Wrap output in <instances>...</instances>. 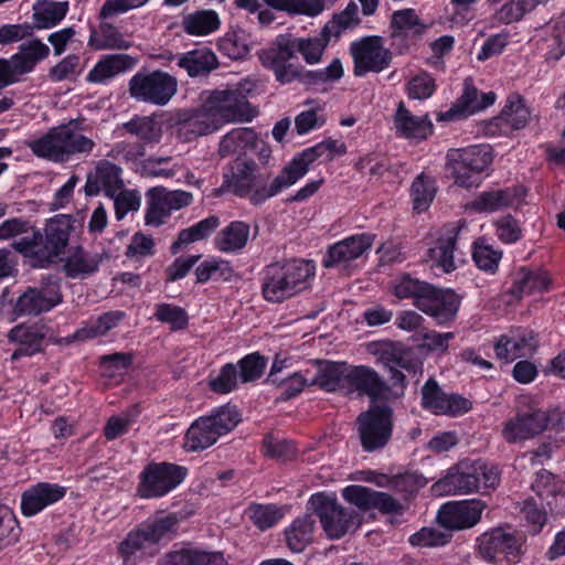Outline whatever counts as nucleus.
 I'll use <instances>...</instances> for the list:
<instances>
[{"label":"nucleus","mask_w":565,"mask_h":565,"mask_svg":"<svg viewBox=\"0 0 565 565\" xmlns=\"http://www.w3.org/2000/svg\"><path fill=\"white\" fill-rule=\"evenodd\" d=\"M473 473L483 472L480 468H469L467 462H461L440 481V484L450 494H469L477 491V477Z\"/></svg>","instance_id":"obj_37"},{"label":"nucleus","mask_w":565,"mask_h":565,"mask_svg":"<svg viewBox=\"0 0 565 565\" xmlns=\"http://www.w3.org/2000/svg\"><path fill=\"white\" fill-rule=\"evenodd\" d=\"M265 4L277 11L289 14L316 17L327 7V0H263Z\"/></svg>","instance_id":"obj_52"},{"label":"nucleus","mask_w":565,"mask_h":565,"mask_svg":"<svg viewBox=\"0 0 565 565\" xmlns=\"http://www.w3.org/2000/svg\"><path fill=\"white\" fill-rule=\"evenodd\" d=\"M451 536L452 533L445 527L444 530L423 527L409 537V542L414 546L438 547L446 545Z\"/></svg>","instance_id":"obj_58"},{"label":"nucleus","mask_w":565,"mask_h":565,"mask_svg":"<svg viewBox=\"0 0 565 565\" xmlns=\"http://www.w3.org/2000/svg\"><path fill=\"white\" fill-rule=\"evenodd\" d=\"M531 113L524 99L519 95L508 97L499 116L484 125V134L489 136L509 135L514 130L523 129L530 121Z\"/></svg>","instance_id":"obj_20"},{"label":"nucleus","mask_w":565,"mask_h":565,"mask_svg":"<svg viewBox=\"0 0 565 565\" xmlns=\"http://www.w3.org/2000/svg\"><path fill=\"white\" fill-rule=\"evenodd\" d=\"M205 103L221 127L228 122H248L257 115V110L248 103L242 87L215 89L211 92Z\"/></svg>","instance_id":"obj_12"},{"label":"nucleus","mask_w":565,"mask_h":565,"mask_svg":"<svg viewBox=\"0 0 565 565\" xmlns=\"http://www.w3.org/2000/svg\"><path fill=\"white\" fill-rule=\"evenodd\" d=\"M178 523V516L170 513L149 520L137 530L129 532L118 547L124 563L131 565L139 558L156 555L159 551V542L174 533Z\"/></svg>","instance_id":"obj_5"},{"label":"nucleus","mask_w":565,"mask_h":565,"mask_svg":"<svg viewBox=\"0 0 565 565\" xmlns=\"http://www.w3.org/2000/svg\"><path fill=\"white\" fill-rule=\"evenodd\" d=\"M411 193L413 198V206L416 212L422 213L428 210L436 195L434 180L425 173H420L413 181Z\"/></svg>","instance_id":"obj_55"},{"label":"nucleus","mask_w":565,"mask_h":565,"mask_svg":"<svg viewBox=\"0 0 565 565\" xmlns=\"http://www.w3.org/2000/svg\"><path fill=\"white\" fill-rule=\"evenodd\" d=\"M537 345V335L532 330L518 329L511 330L510 334L501 335L494 344V351L498 359L512 362L533 354Z\"/></svg>","instance_id":"obj_23"},{"label":"nucleus","mask_w":565,"mask_h":565,"mask_svg":"<svg viewBox=\"0 0 565 565\" xmlns=\"http://www.w3.org/2000/svg\"><path fill=\"white\" fill-rule=\"evenodd\" d=\"M532 490L545 502L551 513L561 514L565 512V482L547 470H541L532 483Z\"/></svg>","instance_id":"obj_27"},{"label":"nucleus","mask_w":565,"mask_h":565,"mask_svg":"<svg viewBox=\"0 0 565 565\" xmlns=\"http://www.w3.org/2000/svg\"><path fill=\"white\" fill-rule=\"evenodd\" d=\"M125 317L122 311H108L99 316L97 319L88 321L83 328L78 329L73 339L85 341L88 339L102 337L109 330L115 328Z\"/></svg>","instance_id":"obj_49"},{"label":"nucleus","mask_w":565,"mask_h":565,"mask_svg":"<svg viewBox=\"0 0 565 565\" xmlns=\"http://www.w3.org/2000/svg\"><path fill=\"white\" fill-rule=\"evenodd\" d=\"M223 179L217 193H233L238 198L247 199L253 205H260L292 185L286 167L269 181V169L258 164L248 156H239L231 162Z\"/></svg>","instance_id":"obj_1"},{"label":"nucleus","mask_w":565,"mask_h":565,"mask_svg":"<svg viewBox=\"0 0 565 565\" xmlns=\"http://www.w3.org/2000/svg\"><path fill=\"white\" fill-rule=\"evenodd\" d=\"M520 196L516 188H505L480 193L473 201L467 204L478 213L495 212L512 206Z\"/></svg>","instance_id":"obj_34"},{"label":"nucleus","mask_w":565,"mask_h":565,"mask_svg":"<svg viewBox=\"0 0 565 565\" xmlns=\"http://www.w3.org/2000/svg\"><path fill=\"white\" fill-rule=\"evenodd\" d=\"M221 128L213 113L204 102L201 108L179 115L178 135L183 141H192Z\"/></svg>","instance_id":"obj_26"},{"label":"nucleus","mask_w":565,"mask_h":565,"mask_svg":"<svg viewBox=\"0 0 565 565\" xmlns=\"http://www.w3.org/2000/svg\"><path fill=\"white\" fill-rule=\"evenodd\" d=\"M350 52L354 62L353 73L356 76L381 72L388 67L392 61V53L384 47L381 36H365L353 42Z\"/></svg>","instance_id":"obj_17"},{"label":"nucleus","mask_w":565,"mask_h":565,"mask_svg":"<svg viewBox=\"0 0 565 565\" xmlns=\"http://www.w3.org/2000/svg\"><path fill=\"white\" fill-rule=\"evenodd\" d=\"M431 286L428 282L405 275L395 284L394 292L399 299L413 298L415 307L419 309V301L424 300L428 292H431Z\"/></svg>","instance_id":"obj_54"},{"label":"nucleus","mask_w":565,"mask_h":565,"mask_svg":"<svg viewBox=\"0 0 565 565\" xmlns=\"http://www.w3.org/2000/svg\"><path fill=\"white\" fill-rule=\"evenodd\" d=\"M131 353L117 352L100 358L103 374L108 379L121 377L132 363Z\"/></svg>","instance_id":"obj_60"},{"label":"nucleus","mask_w":565,"mask_h":565,"mask_svg":"<svg viewBox=\"0 0 565 565\" xmlns=\"http://www.w3.org/2000/svg\"><path fill=\"white\" fill-rule=\"evenodd\" d=\"M562 420L563 416L558 409H544L526 401L518 407L515 415L507 420L502 437L509 444L529 440Z\"/></svg>","instance_id":"obj_6"},{"label":"nucleus","mask_w":565,"mask_h":565,"mask_svg":"<svg viewBox=\"0 0 565 565\" xmlns=\"http://www.w3.org/2000/svg\"><path fill=\"white\" fill-rule=\"evenodd\" d=\"M472 257L478 268L493 274L498 269L502 253L483 242H476Z\"/></svg>","instance_id":"obj_59"},{"label":"nucleus","mask_w":565,"mask_h":565,"mask_svg":"<svg viewBox=\"0 0 565 565\" xmlns=\"http://www.w3.org/2000/svg\"><path fill=\"white\" fill-rule=\"evenodd\" d=\"M484 508L486 503L480 500L446 503L439 509L437 521L450 532L470 529L480 521Z\"/></svg>","instance_id":"obj_21"},{"label":"nucleus","mask_w":565,"mask_h":565,"mask_svg":"<svg viewBox=\"0 0 565 565\" xmlns=\"http://www.w3.org/2000/svg\"><path fill=\"white\" fill-rule=\"evenodd\" d=\"M289 49L297 56L300 53L308 64H317L320 62L324 49L327 47L330 36L326 38L321 33V38H296L291 34H280Z\"/></svg>","instance_id":"obj_38"},{"label":"nucleus","mask_w":565,"mask_h":565,"mask_svg":"<svg viewBox=\"0 0 565 565\" xmlns=\"http://www.w3.org/2000/svg\"><path fill=\"white\" fill-rule=\"evenodd\" d=\"M356 423L363 449L369 452L382 449L392 437L393 409L385 404H373L358 416Z\"/></svg>","instance_id":"obj_11"},{"label":"nucleus","mask_w":565,"mask_h":565,"mask_svg":"<svg viewBox=\"0 0 565 565\" xmlns=\"http://www.w3.org/2000/svg\"><path fill=\"white\" fill-rule=\"evenodd\" d=\"M345 373L340 364L327 363L310 379V385H317L328 392H334L344 381Z\"/></svg>","instance_id":"obj_56"},{"label":"nucleus","mask_w":565,"mask_h":565,"mask_svg":"<svg viewBox=\"0 0 565 565\" xmlns=\"http://www.w3.org/2000/svg\"><path fill=\"white\" fill-rule=\"evenodd\" d=\"M492 162L491 149L487 145L452 149L447 153V168L455 183L462 188L478 186L481 173Z\"/></svg>","instance_id":"obj_8"},{"label":"nucleus","mask_w":565,"mask_h":565,"mask_svg":"<svg viewBox=\"0 0 565 565\" xmlns=\"http://www.w3.org/2000/svg\"><path fill=\"white\" fill-rule=\"evenodd\" d=\"M46 333L47 327L44 324H19L9 331L8 339L23 345L26 353L35 354L42 350Z\"/></svg>","instance_id":"obj_44"},{"label":"nucleus","mask_w":565,"mask_h":565,"mask_svg":"<svg viewBox=\"0 0 565 565\" xmlns=\"http://www.w3.org/2000/svg\"><path fill=\"white\" fill-rule=\"evenodd\" d=\"M385 348L382 353V360L388 369H403L407 372H416V363L409 358V353L398 349L392 343H384Z\"/></svg>","instance_id":"obj_61"},{"label":"nucleus","mask_w":565,"mask_h":565,"mask_svg":"<svg viewBox=\"0 0 565 565\" xmlns=\"http://www.w3.org/2000/svg\"><path fill=\"white\" fill-rule=\"evenodd\" d=\"M68 10V2H56L52 0H38L33 4L34 29H50L61 22Z\"/></svg>","instance_id":"obj_41"},{"label":"nucleus","mask_w":565,"mask_h":565,"mask_svg":"<svg viewBox=\"0 0 565 565\" xmlns=\"http://www.w3.org/2000/svg\"><path fill=\"white\" fill-rule=\"evenodd\" d=\"M374 236L360 234L340 241L328 248L322 260L324 268L347 266L350 262L361 257L373 245Z\"/></svg>","instance_id":"obj_25"},{"label":"nucleus","mask_w":565,"mask_h":565,"mask_svg":"<svg viewBox=\"0 0 565 565\" xmlns=\"http://www.w3.org/2000/svg\"><path fill=\"white\" fill-rule=\"evenodd\" d=\"M186 475V468L175 463H149L140 475L138 493L145 499L163 497L175 489Z\"/></svg>","instance_id":"obj_14"},{"label":"nucleus","mask_w":565,"mask_h":565,"mask_svg":"<svg viewBox=\"0 0 565 565\" xmlns=\"http://www.w3.org/2000/svg\"><path fill=\"white\" fill-rule=\"evenodd\" d=\"M459 298L452 291H444L431 286L424 300L419 301V310L431 316L439 324L451 321L458 311Z\"/></svg>","instance_id":"obj_29"},{"label":"nucleus","mask_w":565,"mask_h":565,"mask_svg":"<svg viewBox=\"0 0 565 565\" xmlns=\"http://www.w3.org/2000/svg\"><path fill=\"white\" fill-rule=\"evenodd\" d=\"M182 26L190 35H206L218 29L220 19L213 10H199L184 15Z\"/></svg>","instance_id":"obj_51"},{"label":"nucleus","mask_w":565,"mask_h":565,"mask_svg":"<svg viewBox=\"0 0 565 565\" xmlns=\"http://www.w3.org/2000/svg\"><path fill=\"white\" fill-rule=\"evenodd\" d=\"M315 520L310 515L296 518L285 530L287 546L295 553L302 552L313 539Z\"/></svg>","instance_id":"obj_42"},{"label":"nucleus","mask_w":565,"mask_h":565,"mask_svg":"<svg viewBox=\"0 0 565 565\" xmlns=\"http://www.w3.org/2000/svg\"><path fill=\"white\" fill-rule=\"evenodd\" d=\"M350 392L367 396L372 401L384 398L390 393L387 383L371 367L359 365L351 367L344 376Z\"/></svg>","instance_id":"obj_24"},{"label":"nucleus","mask_w":565,"mask_h":565,"mask_svg":"<svg viewBox=\"0 0 565 565\" xmlns=\"http://www.w3.org/2000/svg\"><path fill=\"white\" fill-rule=\"evenodd\" d=\"M359 8L355 2L351 1L345 9L335 13L332 19L323 26L322 34L328 38H337L343 31L353 29L360 23Z\"/></svg>","instance_id":"obj_53"},{"label":"nucleus","mask_w":565,"mask_h":565,"mask_svg":"<svg viewBox=\"0 0 565 565\" xmlns=\"http://www.w3.org/2000/svg\"><path fill=\"white\" fill-rule=\"evenodd\" d=\"M394 124L396 132L406 139L423 140L433 132V124L428 116L416 117L412 115L403 103L398 105Z\"/></svg>","instance_id":"obj_32"},{"label":"nucleus","mask_w":565,"mask_h":565,"mask_svg":"<svg viewBox=\"0 0 565 565\" xmlns=\"http://www.w3.org/2000/svg\"><path fill=\"white\" fill-rule=\"evenodd\" d=\"M65 493V488L57 484L38 483L23 493L21 501L22 513L26 516H33L45 507L61 500Z\"/></svg>","instance_id":"obj_31"},{"label":"nucleus","mask_w":565,"mask_h":565,"mask_svg":"<svg viewBox=\"0 0 565 565\" xmlns=\"http://www.w3.org/2000/svg\"><path fill=\"white\" fill-rule=\"evenodd\" d=\"M74 231L75 221L71 215L58 214L46 222L44 235L41 233L40 265L42 267L62 262Z\"/></svg>","instance_id":"obj_15"},{"label":"nucleus","mask_w":565,"mask_h":565,"mask_svg":"<svg viewBox=\"0 0 565 565\" xmlns=\"http://www.w3.org/2000/svg\"><path fill=\"white\" fill-rule=\"evenodd\" d=\"M178 81L167 72H138L129 81L128 92L131 98L140 103L164 106L175 95Z\"/></svg>","instance_id":"obj_10"},{"label":"nucleus","mask_w":565,"mask_h":565,"mask_svg":"<svg viewBox=\"0 0 565 565\" xmlns=\"http://www.w3.org/2000/svg\"><path fill=\"white\" fill-rule=\"evenodd\" d=\"M249 232V224L242 221L231 222L217 233L215 245L221 252H238L247 245Z\"/></svg>","instance_id":"obj_39"},{"label":"nucleus","mask_w":565,"mask_h":565,"mask_svg":"<svg viewBox=\"0 0 565 565\" xmlns=\"http://www.w3.org/2000/svg\"><path fill=\"white\" fill-rule=\"evenodd\" d=\"M103 260L104 254L89 253L76 245L67 256H63V271L68 278L85 279L98 270Z\"/></svg>","instance_id":"obj_30"},{"label":"nucleus","mask_w":565,"mask_h":565,"mask_svg":"<svg viewBox=\"0 0 565 565\" xmlns=\"http://www.w3.org/2000/svg\"><path fill=\"white\" fill-rule=\"evenodd\" d=\"M263 451L265 456L284 460L290 459L296 454V449L291 441L277 438L271 434H268L264 438Z\"/></svg>","instance_id":"obj_64"},{"label":"nucleus","mask_w":565,"mask_h":565,"mask_svg":"<svg viewBox=\"0 0 565 565\" xmlns=\"http://www.w3.org/2000/svg\"><path fill=\"white\" fill-rule=\"evenodd\" d=\"M154 317L158 321L169 323L171 330H182L186 328L189 317L186 311L178 306L161 303L157 307Z\"/></svg>","instance_id":"obj_62"},{"label":"nucleus","mask_w":565,"mask_h":565,"mask_svg":"<svg viewBox=\"0 0 565 565\" xmlns=\"http://www.w3.org/2000/svg\"><path fill=\"white\" fill-rule=\"evenodd\" d=\"M459 231L460 226L454 224L447 226L445 228V233L427 252L428 257L434 263V265L443 268L445 273H450L455 269L454 250Z\"/></svg>","instance_id":"obj_33"},{"label":"nucleus","mask_w":565,"mask_h":565,"mask_svg":"<svg viewBox=\"0 0 565 565\" xmlns=\"http://www.w3.org/2000/svg\"><path fill=\"white\" fill-rule=\"evenodd\" d=\"M250 519L260 530L274 526L284 515L282 510L274 504H255L250 508Z\"/></svg>","instance_id":"obj_63"},{"label":"nucleus","mask_w":565,"mask_h":565,"mask_svg":"<svg viewBox=\"0 0 565 565\" xmlns=\"http://www.w3.org/2000/svg\"><path fill=\"white\" fill-rule=\"evenodd\" d=\"M256 134L252 128H235L222 137L218 145V154L222 158L239 152L247 156L250 145H255Z\"/></svg>","instance_id":"obj_45"},{"label":"nucleus","mask_w":565,"mask_h":565,"mask_svg":"<svg viewBox=\"0 0 565 565\" xmlns=\"http://www.w3.org/2000/svg\"><path fill=\"white\" fill-rule=\"evenodd\" d=\"M345 152L347 146L331 138L303 150L286 166L292 185L308 172L310 164L318 158L332 161L335 156H343Z\"/></svg>","instance_id":"obj_22"},{"label":"nucleus","mask_w":565,"mask_h":565,"mask_svg":"<svg viewBox=\"0 0 565 565\" xmlns=\"http://www.w3.org/2000/svg\"><path fill=\"white\" fill-rule=\"evenodd\" d=\"M539 3L545 2L543 0H493L494 19L505 24L516 22Z\"/></svg>","instance_id":"obj_47"},{"label":"nucleus","mask_w":565,"mask_h":565,"mask_svg":"<svg viewBox=\"0 0 565 565\" xmlns=\"http://www.w3.org/2000/svg\"><path fill=\"white\" fill-rule=\"evenodd\" d=\"M241 422V415L234 405H223L212 411L210 415L194 420L185 434V448L189 451H201L217 439L233 430Z\"/></svg>","instance_id":"obj_7"},{"label":"nucleus","mask_w":565,"mask_h":565,"mask_svg":"<svg viewBox=\"0 0 565 565\" xmlns=\"http://www.w3.org/2000/svg\"><path fill=\"white\" fill-rule=\"evenodd\" d=\"M164 565H226L221 553L181 550L170 553Z\"/></svg>","instance_id":"obj_50"},{"label":"nucleus","mask_w":565,"mask_h":565,"mask_svg":"<svg viewBox=\"0 0 565 565\" xmlns=\"http://www.w3.org/2000/svg\"><path fill=\"white\" fill-rule=\"evenodd\" d=\"M49 54L50 47L39 39H33L22 43L10 58H0V90L21 82Z\"/></svg>","instance_id":"obj_13"},{"label":"nucleus","mask_w":565,"mask_h":565,"mask_svg":"<svg viewBox=\"0 0 565 565\" xmlns=\"http://www.w3.org/2000/svg\"><path fill=\"white\" fill-rule=\"evenodd\" d=\"M523 536L515 531L495 527L478 539L480 556L491 563L510 561L522 553Z\"/></svg>","instance_id":"obj_16"},{"label":"nucleus","mask_w":565,"mask_h":565,"mask_svg":"<svg viewBox=\"0 0 565 565\" xmlns=\"http://www.w3.org/2000/svg\"><path fill=\"white\" fill-rule=\"evenodd\" d=\"M62 302V292L57 281L42 280L38 287L28 288L17 300L14 313L17 316H38L49 311Z\"/></svg>","instance_id":"obj_18"},{"label":"nucleus","mask_w":565,"mask_h":565,"mask_svg":"<svg viewBox=\"0 0 565 565\" xmlns=\"http://www.w3.org/2000/svg\"><path fill=\"white\" fill-rule=\"evenodd\" d=\"M309 504L329 539H340L361 524L358 512L340 505L335 497L317 493L310 498Z\"/></svg>","instance_id":"obj_9"},{"label":"nucleus","mask_w":565,"mask_h":565,"mask_svg":"<svg viewBox=\"0 0 565 565\" xmlns=\"http://www.w3.org/2000/svg\"><path fill=\"white\" fill-rule=\"evenodd\" d=\"M315 277V266L303 259H289L266 266L262 284L263 296L270 302H282L308 289Z\"/></svg>","instance_id":"obj_4"},{"label":"nucleus","mask_w":565,"mask_h":565,"mask_svg":"<svg viewBox=\"0 0 565 565\" xmlns=\"http://www.w3.org/2000/svg\"><path fill=\"white\" fill-rule=\"evenodd\" d=\"M550 278L544 271H533L522 267L515 276L511 295L521 298L523 295H531L533 292H542L547 290Z\"/></svg>","instance_id":"obj_46"},{"label":"nucleus","mask_w":565,"mask_h":565,"mask_svg":"<svg viewBox=\"0 0 565 565\" xmlns=\"http://www.w3.org/2000/svg\"><path fill=\"white\" fill-rule=\"evenodd\" d=\"M137 60L128 54H110L97 62L88 73L90 83H104L107 79L135 66Z\"/></svg>","instance_id":"obj_35"},{"label":"nucleus","mask_w":565,"mask_h":565,"mask_svg":"<svg viewBox=\"0 0 565 565\" xmlns=\"http://www.w3.org/2000/svg\"><path fill=\"white\" fill-rule=\"evenodd\" d=\"M86 130L84 118H74L51 128L45 135L25 142L39 158L53 162H66L75 154H89L96 142L83 135Z\"/></svg>","instance_id":"obj_3"},{"label":"nucleus","mask_w":565,"mask_h":565,"mask_svg":"<svg viewBox=\"0 0 565 565\" xmlns=\"http://www.w3.org/2000/svg\"><path fill=\"white\" fill-rule=\"evenodd\" d=\"M178 65L191 76L207 75L218 66L216 55L209 49L190 51L179 57Z\"/></svg>","instance_id":"obj_40"},{"label":"nucleus","mask_w":565,"mask_h":565,"mask_svg":"<svg viewBox=\"0 0 565 565\" xmlns=\"http://www.w3.org/2000/svg\"><path fill=\"white\" fill-rule=\"evenodd\" d=\"M120 173L121 169L115 163L107 160L99 161L95 171L87 175L85 193L92 196L104 191L107 196H114L124 186Z\"/></svg>","instance_id":"obj_28"},{"label":"nucleus","mask_w":565,"mask_h":565,"mask_svg":"<svg viewBox=\"0 0 565 565\" xmlns=\"http://www.w3.org/2000/svg\"><path fill=\"white\" fill-rule=\"evenodd\" d=\"M392 38H419L428 29L412 8L393 12L390 23Z\"/></svg>","instance_id":"obj_36"},{"label":"nucleus","mask_w":565,"mask_h":565,"mask_svg":"<svg viewBox=\"0 0 565 565\" xmlns=\"http://www.w3.org/2000/svg\"><path fill=\"white\" fill-rule=\"evenodd\" d=\"M124 129L146 142L157 141L161 136V128L151 117H136L124 124Z\"/></svg>","instance_id":"obj_57"},{"label":"nucleus","mask_w":565,"mask_h":565,"mask_svg":"<svg viewBox=\"0 0 565 565\" xmlns=\"http://www.w3.org/2000/svg\"><path fill=\"white\" fill-rule=\"evenodd\" d=\"M88 45L94 50H126L130 42L126 41L122 34L113 24L103 22L99 31L92 30Z\"/></svg>","instance_id":"obj_48"},{"label":"nucleus","mask_w":565,"mask_h":565,"mask_svg":"<svg viewBox=\"0 0 565 565\" xmlns=\"http://www.w3.org/2000/svg\"><path fill=\"white\" fill-rule=\"evenodd\" d=\"M259 60L265 68L274 73L275 79L281 85L298 82L311 86L334 82L343 76V67L339 58H334L326 68L316 71L306 70L298 62H294L297 56L280 35L270 47L259 53Z\"/></svg>","instance_id":"obj_2"},{"label":"nucleus","mask_w":565,"mask_h":565,"mask_svg":"<svg viewBox=\"0 0 565 565\" xmlns=\"http://www.w3.org/2000/svg\"><path fill=\"white\" fill-rule=\"evenodd\" d=\"M479 103L480 96L478 89L471 84V79L468 78L465 81L462 95L450 109L445 113H439L437 120L447 121L475 114L480 110Z\"/></svg>","instance_id":"obj_43"},{"label":"nucleus","mask_w":565,"mask_h":565,"mask_svg":"<svg viewBox=\"0 0 565 565\" xmlns=\"http://www.w3.org/2000/svg\"><path fill=\"white\" fill-rule=\"evenodd\" d=\"M422 406L435 415L459 416L469 412L472 403L459 394H447L435 379L422 387Z\"/></svg>","instance_id":"obj_19"}]
</instances>
